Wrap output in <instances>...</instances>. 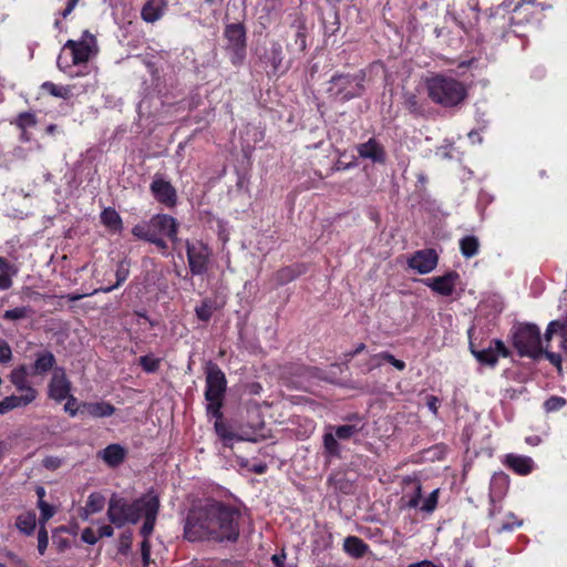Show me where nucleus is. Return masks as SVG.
Instances as JSON below:
<instances>
[{
	"mask_svg": "<svg viewBox=\"0 0 567 567\" xmlns=\"http://www.w3.org/2000/svg\"><path fill=\"white\" fill-rule=\"evenodd\" d=\"M241 522L239 507L208 498L189 508L184 524V537L189 542L236 543L240 536Z\"/></svg>",
	"mask_w": 567,
	"mask_h": 567,
	"instance_id": "1",
	"label": "nucleus"
},
{
	"mask_svg": "<svg viewBox=\"0 0 567 567\" xmlns=\"http://www.w3.org/2000/svg\"><path fill=\"white\" fill-rule=\"evenodd\" d=\"M178 228L179 224L173 216L155 214L148 220L134 225L131 233L135 238L155 245L162 255H166L168 245L164 237L177 244Z\"/></svg>",
	"mask_w": 567,
	"mask_h": 567,
	"instance_id": "2",
	"label": "nucleus"
},
{
	"mask_svg": "<svg viewBox=\"0 0 567 567\" xmlns=\"http://www.w3.org/2000/svg\"><path fill=\"white\" fill-rule=\"evenodd\" d=\"M429 99L442 107H455L467 97V89L460 80L442 73H435L425 80Z\"/></svg>",
	"mask_w": 567,
	"mask_h": 567,
	"instance_id": "3",
	"label": "nucleus"
},
{
	"mask_svg": "<svg viewBox=\"0 0 567 567\" xmlns=\"http://www.w3.org/2000/svg\"><path fill=\"white\" fill-rule=\"evenodd\" d=\"M157 494L151 489L141 497L128 502L124 497L113 494L109 502L107 518L117 528L126 524H136L145 511V504Z\"/></svg>",
	"mask_w": 567,
	"mask_h": 567,
	"instance_id": "4",
	"label": "nucleus"
},
{
	"mask_svg": "<svg viewBox=\"0 0 567 567\" xmlns=\"http://www.w3.org/2000/svg\"><path fill=\"white\" fill-rule=\"evenodd\" d=\"M367 72L359 70L357 73H336L331 76L327 92L330 97L339 102H347L363 95Z\"/></svg>",
	"mask_w": 567,
	"mask_h": 567,
	"instance_id": "5",
	"label": "nucleus"
},
{
	"mask_svg": "<svg viewBox=\"0 0 567 567\" xmlns=\"http://www.w3.org/2000/svg\"><path fill=\"white\" fill-rule=\"evenodd\" d=\"M511 340L519 357L538 360L543 357L544 348L539 328L534 323H517L511 329Z\"/></svg>",
	"mask_w": 567,
	"mask_h": 567,
	"instance_id": "6",
	"label": "nucleus"
},
{
	"mask_svg": "<svg viewBox=\"0 0 567 567\" xmlns=\"http://www.w3.org/2000/svg\"><path fill=\"white\" fill-rule=\"evenodd\" d=\"M205 374V400L207 401V414L210 416H219L227 390L226 375L223 370L212 361L207 363Z\"/></svg>",
	"mask_w": 567,
	"mask_h": 567,
	"instance_id": "7",
	"label": "nucleus"
},
{
	"mask_svg": "<svg viewBox=\"0 0 567 567\" xmlns=\"http://www.w3.org/2000/svg\"><path fill=\"white\" fill-rule=\"evenodd\" d=\"M185 249L190 274L193 276L205 275L212 261L213 251L210 247L202 240L187 239Z\"/></svg>",
	"mask_w": 567,
	"mask_h": 567,
	"instance_id": "8",
	"label": "nucleus"
},
{
	"mask_svg": "<svg viewBox=\"0 0 567 567\" xmlns=\"http://www.w3.org/2000/svg\"><path fill=\"white\" fill-rule=\"evenodd\" d=\"M224 35L227 40V50L231 52L233 64H240L246 56L247 37L243 23H229L225 27Z\"/></svg>",
	"mask_w": 567,
	"mask_h": 567,
	"instance_id": "9",
	"label": "nucleus"
},
{
	"mask_svg": "<svg viewBox=\"0 0 567 567\" xmlns=\"http://www.w3.org/2000/svg\"><path fill=\"white\" fill-rule=\"evenodd\" d=\"M470 351L472 355L482 365L495 368L499 358H508L511 355L509 349L501 339H492L485 349H477L475 344L470 341Z\"/></svg>",
	"mask_w": 567,
	"mask_h": 567,
	"instance_id": "10",
	"label": "nucleus"
},
{
	"mask_svg": "<svg viewBox=\"0 0 567 567\" xmlns=\"http://www.w3.org/2000/svg\"><path fill=\"white\" fill-rule=\"evenodd\" d=\"M95 44V38L89 30L83 31L81 40H68L63 50H70L72 64L79 65L86 63L92 55V48Z\"/></svg>",
	"mask_w": 567,
	"mask_h": 567,
	"instance_id": "11",
	"label": "nucleus"
},
{
	"mask_svg": "<svg viewBox=\"0 0 567 567\" xmlns=\"http://www.w3.org/2000/svg\"><path fill=\"white\" fill-rule=\"evenodd\" d=\"M150 190L158 204L167 208H174L177 205L178 196L176 188L163 177L155 176L150 185Z\"/></svg>",
	"mask_w": 567,
	"mask_h": 567,
	"instance_id": "12",
	"label": "nucleus"
},
{
	"mask_svg": "<svg viewBox=\"0 0 567 567\" xmlns=\"http://www.w3.org/2000/svg\"><path fill=\"white\" fill-rule=\"evenodd\" d=\"M439 262V255L432 248L416 250L409 259L408 266L420 275L434 270Z\"/></svg>",
	"mask_w": 567,
	"mask_h": 567,
	"instance_id": "13",
	"label": "nucleus"
},
{
	"mask_svg": "<svg viewBox=\"0 0 567 567\" xmlns=\"http://www.w3.org/2000/svg\"><path fill=\"white\" fill-rule=\"evenodd\" d=\"M259 59L266 68H269L267 71L268 76H279L287 71V68L281 69L284 53L281 44L277 41H274L270 49L260 55Z\"/></svg>",
	"mask_w": 567,
	"mask_h": 567,
	"instance_id": "14",
	"label": "nucleus"
},
{
	"mask_svg": "<svg viewBox=\"0 0 567 567\" xmlns=\"http://www.w3.org/2000/svg\"><path fill=\"white\" fill-rule=\"evenodd\" d=\"M460 275L455 270L447 271L443 276L429 278L425 280V285L430 287L434 292L450 297L453 295Z\"/></svg>",
	"mask_w": 567,
	"mask_h": 567,
	"instance_id": "15",
	"label": "nucleus"
},
{
	"mask_svg": "<svg viewBox=\"0 0 567 567\" xmlns=\"http://www.w3.org/2000/svg\"><path fill=\"white\" fill-rule=\"evenodd\" d=\"M71 392V382L62 368L55 369L49 383V396L56 402L65 400Z\"/></svg>",
	"mask_w": 567,
	"mask_h": 567,
	"instance_id": "16",
	"label": "nucleus"
},
{
	"mask_svg": "<svg viewBox=\"0 0 567 567\" xmlns=\"http://www.w3.org/2000/svg\"><path fill=\"white\" fill-rule=\"evenodd\" d=\"M29 375H31L29 368L25 364H20L10 372L9 379L18 392L37 399L38 391L30 384Z\"/></svg>",
	"mask_w": 567,
	"mask_h": 567,
	"instance_id": "17",
	"label": "nucleus"
},
{
	"mask_svg": "<svg viewBox=\"0 0 567 567\" xmlns=\"http://www.w3.org/2000/svg\"><path fill=\"white\" fill-rule=\"evenodd\" d=\"M357 152L361 158L371 159L373 163L383 164L386 159L384 147L374 137L357 145Z\"/></svg>",
	"mask_w": 567,
	"mask_h": 567,
	"instance_id": "18",
	"label": "nucleus"
},
{
	"mask_svg": "<svg viewBox=\"0 0 567 567\" xmlns=\"http://www.w3.org/2000/svg\"><path fill=\"white\" fill-rule=\"evenodd\" d=\"M159 506H161V503H159L158 495H156L155 497H152L145 504L146 508L142 514V517H144V523L140 529V534L144 537V539H147L154 532Z\"/></svg>",
	"mask_w": 567,
	"mask_h": 567,
	"instance_id": "19",
	"label": "nucleus"
},
{
	"mask_svg": "<svg viewBox=\"0 0 567 567\" xmlns=\"http://www.w3.org/2000/svg\"><path fill=\"white\" fill-rule=\"evenodd\" d=\"M127 450L118 443L109 444L105 449L97 452V457L109 467H118L126 458Z\"/></svg>",
	"mask_w": 567,
	"mask_h": 567,
	"instance_id": "20",
	"label": "nucleus"
},
{
	"mask_svg": "<svg viewBox=\"0 0 567 567\" xmlns=\"http://www.w3.org/2000/svg\"><path fill=\"white\" fill-rule=\"evenodd\" d=\"M503 463L507 468L520 476L530 474L535 467L532 457L513 453L506 454Z\"/></svg>",
	"mask_w": 567,
	"mask_h": 567,
	"instance_id": "21",
	"label": "nucleus"
},
{
	"mask_svg": "<svg viewBox=\"0 0 567 567\" xmlns=\"http://www.w3.org/2000/svg\"><path fill=\"white\" fill-rule=\"evenodd\" d=\"M34 355L35 360L30 368L31 375H45L56 364L54 354L49 350L38 351Z\"/></svg>",
	"mask_w": 567,
	"mask_h": 567,
	"instance_id": "22",
	"label": "nucleus"
},
{
	"mask_svg": "<svg viewBox=\"0 0 567 567\" xmlns=\"http://www.w3.org/2000/svg\"><path fill=\"white\" fill-rule=\"evenodd\" d=\"M166 9L165 0H147L141 10V17L145 22L154 23L164 16Z\"/></svg>",
	"mask_w": 567,
	"mask_h": 567,
	"instance_id": "23",
	"label": "nucleus"
},
{
	"mask_svg": "<svg viewBox=\"0 0 567 567\" xmlns=\"http://www.w3.org/2000/svg\"><path fill=\"white\" fill-rule=\"evenodd\" d=\"M509 476L504 472H496L489 483V499L492 503L503 498L509 487Z\"/></svg>",
	"mask_w": 567,
	"mask_h": 567,
	"instance_id": "24",
	"label": "nucleus"
},
{
	"mask_svg": "<svg viewBox=\"0 0 567 567\" xmlns=\"http://www.w3.org/2000/svg\"><path fill=\"white\" fill-rule=\"evenodd\" d=\"M81 413H87L92 417H109L115 413V406L109 402H83Z\"/></svg>",
	"mask_w": 567,
	"mask_h": 567,
	"instance_id": "25",
	"label": "nucleus"
},
{
	"mask_svg": "<svg viewBox=\"0 0 567 567\" xmlns=\"http://www.w3.org/2000/svg\"><path fill=\"white\" fill-rule=\"evenodd\" d=\"M369 548V545L358 536H348L343 540L344 553L354 559L363 558Z\"/></svg>",
	"mask_w": 567,
	"mask_h": 567,
	"instance_id": "26",
	"label": "nucleus"
},
{
	"mask_svg": "<svg viewBox=\"0 0 567 567\" xmlns=\"http://www.w3.org/2000/svg\"><path fill=\"white\" fill-rule=\"evenodd\" d=\"M213 417L215 419V424H214L215 432L218 435V437L223 441L224 446L231 447L233 440H237V441L245 440L243 436L235 434L230 430V426L224 421V415H223L221 411H220L219 416H213Z\"/></svg>",
	"mask_w": 567,
	"mask_h": 567,
	"instance_id": "27",
	"label": "nucleus"
},
{
	"mask_svg": "<svg viewBox=\"0 0 567 567\" xmlns=\"http://www.w3.org/2000/svg\"><path fill=\"white\" fill-rule=\"evenodd\" d=\"M35 399L27 394L9 395L0 401V414H6L14 409L24 408L31 404Z\"/></svg>",
	"mask_w": 567,
	"mask_h": 567,
	"instance_id": "28",
	"label": "nucleus"
},
{
	"mask_svg": "<svg viewBox=\"0 0 567 567\" xmlns=\"http://www.w3.org/2000/svg\"><path fill=\"white\" fill-rule=\"evenodd\" d=\"M301 266L299 265H292V266H286L280 269H278L275 272V280L277 286H285L295 279H297L302 274Z\"/></svg>",
	"mask_w": 567,
	"mask_h": 567,
	"instance_id": "29",
	"label": "nucleus"
},
{
	"mask_svg": "<svg viewBox=\"0 0 567 567\" xmlns=\"http://www.w3.org/2000/svg\"><path fill=\"white\" fill-rule=\"evenodd\" d=\"M101 223L114 233L123 229V221L120 214L112 207H107L101 213Z\"/></svg>",
	"mask_w": 567,
	"mask_h": 567,
	"instance_id": "30",
	"label": "nucleus"
},
{
	"mask_svg": "<svg viewBox=\"0 0 567 567\" xmlns=\"http://www.w3.org/2000/svg\"><path fill=\"white\" fill-rule=\"evenodd\" d=\"M16 527L24 535H32L37 527L35 513L30 511L20 514L16 519Z\"/></svg>",
	"mask_w": 567,
	"mask_h": 567,
	"instance_id": "31",
	"label": "nucleus"
},
{
	"mask_svg": "<svg viewBox=\"0 0 567 567\" xmlns=\"http://www.w3.org/2000/svg\"><path fill=\"white\" fill-rule=\"evenodd\" d=\"M323 443V453L327 458H340L341 457V446L338 442V437L331 433L326 432L322 436Z\"/></svg>",
	"mask_w": 567,
	"mask_h": 567,
	"instance_id": "32",
	"label": "nucleus"
},
{
	"mask_svg": "<svg viewBox=\"0 0 567 567\" xmlns=\"http://www.w3.org/2000/svg\"><path fill=\"white\" fill-rule=\"evenodd\" d=\"M460 250L465 258H472L478 254L480 241L473 235L464 236L460 239Z\"/></svg>",
	"mask_w": 567,
	"mask_h": 567,
	"instance_id": "33",
	"label": "nucleus"
},
{
	"mask_svg": "<svg viewBox=\"0 0 567 567\" xmlns=\"http://www.w3.org/2000/svg\"><path fill=\"white\" fill-rule=\"evenodd\" d=\"M34 313L35 311L31 306H22L6 310L2 313L1 318L6 321H16L31 318Z\"/></svg>",
	"mask_w": 567,
	"mask_h": 567,
	"instance_id": "34",
	"label": "nucleus"
},
{
	"mask_svg": "<svg viewBox=\"0 0 567 567\" xmlns=\"http://www.w3.org/2000/svg\"><path fill=\"white\" fill-rule=\"evenodd\" d=\"M104 505L105 497L101 493H91L87 497L85 507L83 508L85 517L101 512L104 508Z\"/></svg>",
	"mask_w": 567,
	"mask_h": 567,
	"instance_id": "35",
	"label": "nucleus"
},
{
	"mask_svg": "<svg viewBox=\"0 0 567 567\" xmlns=\"http://www.w3.org/2000/svg\"><path fill=\"white\" fill-rule=\"evenodd\" d=\"M362 425L359 426L357 424H343L338 426H330V429L334 430V435L338 440L347 441L358 435L362 431Z\"/></svg>",
	"mask_w": 567,
	"mask_h": 567,
	"instance_id": "36",
	"label": "nucleus"
},
{
	"mask_svg": "<svg viewBox=\"0 0 567 567\" xmlns=\"http://www.w3.org/2000/svg\"><path fill=\"white\" fill-rule=\"evenodd\" d=\"M161 358H155L152 354L142 355L138 358V365L146 373H155L161 368Z\"/></svg>",
	"mask_w": 567,
	"mask_h": 567,
	"instance_id": "37",
	"label": "nucleus"
},
{
	"mask_svg": "<svg viewBox=\"0 0 567 567\" xmlns=\"http://www.w3.org/2000/svg\"><path fill=\"white\" fill-rule=\"evenodd\" d=\"M41 87L52 96L61 97L64 100L69 99L72 94L69 86H60L50 81L44 82Z\"/></svg>",
	"mask_w": 567,
	"mask_h": 567,
	"instance_id": "38",
	"label": "nucleus"
},
{
	"mask_svg": "<svg viewBox=\"0 0 567 567\" xmlns=\"http://www.w3.org/2000/svg\"><path fill=\"white\" fill-rule=\"evenodd\" d=\"M128 274H130L128 269L125 268L122 264H120L116 269V272H115L116 282L112 286L101 288V289H99V291H102L105 293L113 291L114 289H116L118 286H121L127 279ZM95 292H97V290H95Z\"/></svg>",
	"mask_w": 567,
	"mask_h": 567,
	"instance_id": "39",
	"label": "nucleus"
},
{
	"mask_svg": "<svg viewBox=\"0 0 567 567\" xmlns=\"http://www.w3.org/2000/svg\"><path fill=\"white\" fill-rule=\"evenodd\" d=\"M14 123L20 130L25 131L28 127L37 125V117L31 112H22L18 115Z\"/></svg>",
	"mask_w": 567,
	"mask_h": 567,
	"instance_id": "40",
	"label": "nucleus"
},
{
	"mask_svg": "<svg viewBox=\"0 0 567 567\" xmlns=\"http://www.w3.org/2000/svg\"><path fill=\"white\" fill-rule=\"evenodd\" d=\"M197 318L200 321L208 322L213 316V303L210 300H204L195 308Z\"/></svg>",
	"mask_w": 567,
	"mask_h": 567,
	"instance_id": "41",
	"label": "nucleus"
},
{
	"mask_svg": "<svg viewBox=\"0 0 567 567\" xmlns=\"http://www.w3.org/2000/svg\"><path fill=\"white\" fill-rule=\"evenodd\" d=\"M440 488L434 489L423 502L420 507L421 512L431 514L433 513L439 504Z\"/></svg>",
	"mask_w": 567,
	"mask_h": 567,
	"instance_id": "42",
	"label": "nucleus"
},
{
	"mask_svg": "<svg viewBox=\"0 0 567 567\" xmlns=\"http://www.w3.org/2000/svg\"><path fill=\"white\" fill-rule=\"evenodd\" d=\"M567 401L563 396L551 395L544 402V409L546 412H556L566 405Z\"/></svg>",
	"mask_w": 567,
	"mask_h": 567,
	"instance_id": "43",
	"label": "nucleus"
},
{
	"mask_svg": "<svg viewBox=\"0 0 567 567\" xmlns=\"http://www.w3.org/2000/svg\"><path fill=\"white\" fill-rule=\"evenodd\" d=\"M38 507L40 509V526H45V523L53 517L55 511L53 506L43 499H39Z\"/></svg>",
	"mask_w": 567,
	"mask_h": 567,
	"instance_id": "44",
	"label": "nucleus"
},
{
	"mask_svg": "<svg viewBox=\"0 0 567 567\" xmlns=\"http://www.w3.org/2000/svg\"><path fill=\"white\" fill-rule=\"evenodd\" d=\"M405 109L413 115L422 114V106L419 103V99L415 94H409L404 101Z\"/></svg>",
	"mask_w": 567,
	"mask_h": 567,
	"instance_id": "45",
	"label": "nucleus"
},
{
	"mask_svg": "<svg viewBox=\"0 0 567 567\" xmlns=\"http://www.w3.org/2000/svg\"><path fill=\"white\" fill-rule=\"evenodd\" d=\"M383 361V351L377 354H373L369 358V360L363 365V372L369 373L382 365Z\"/></svg>",
	"mask_w": 567,
	"mask_h": 567,
	"instance_id": "46",
	"label": "nucleus"
},
{
	"mask_svg": "<svg viewBox=\"0 0 567 567\" xmlns=\"http://www.w3.org/2000/svg\"><path fill=\"white\" fill-rule=\"evenodd\" d=\"M405 497H409V499L406 502V507H409V508H416V507H419L420 501L422 498V485H421V483L417 482L416 485H415V489H414L413 494L404 496L403 499Z\"/></svg>",
	"mask_w": 567,
	"mask_h": 567,
	"instance_id": "47",
	"label": "nucleus"
},
{
	"mask_svg": "<svg viewBox=\"0 0 567 567\" xmlns=\"http://www.w3.org/2000/svg\"><path fill=\"white\" fill-rule=\"evenodd\" d=\"M49 535L45 526H40L38 532V550L40 555H43L48 548Z\"/></svg>",
	"mask_w": 567,
	"mask_h": 567,
	"instance_id": "48",
	"label": "nucleus"
},
{
	"mask_svg": "<svg viewBox=\"0 0 567 567\" xmlns=\"http://www.w3.org/2000/svg\"><path fill=\"white\" fill-rule=\"evenodd\" d=\"M12 359V350L6 340L0 339V363H8Z\"/></svg>",
	"mask_w": 567,
	"mask_h": 567,
	"instance_id": "49",
	"label": "nucleus"
},
{
	"mask_svg": "<svg viewBox=\"0 0 567 567\" xmlns=\"http://www.w3.org/2000/svg\"><path fill=\"white\" fill-rule=\"evenodd\" d=\"M76 403H78V400L74 395L70 394L66 398V403L64 404V411L72 417H74L81 409V405L78 408Z\"/></svg>",
	"mask_w": 567,
	"mask_h": 567,
	"instance_id": "50",
	"label": "nucleus"
},
{
	"mask_svg": "<svg viewBox=\"0 0 567 567\" xmlns=\"http://www.w3.org/2000/svg\"><path fill=\"white\" fill-rule=\"evenodd\" d=\"M62 465V460L58 456L49 455L42 460V466L49 471H55Z\"/></svg>",
	"mask_w": 567,
	"mask_h": 567,
	"instance_id": "51",
	"label": "nucleus"
},
{
	"mask_svg": "<svg viewBox=\"0 0 567 567\" xmlns=\"http://www.w3.org/2000/svg\"><path fill=\"white\" fill-rule=\"evenodd\" d=\"M383 361L390 363L399 371H403L406 367L404 361L396 359L392 353L388 351H383Z\"/></svg>",
	"mask_w": 567,
	"mask_h": 567,
	"instance_id": "52",
	"label": "nucleus"
},
{
	"mask_svg": "<svg viewBox=\"0 0 567 567\" xmlns=\"http://www.w3.org/2000/svg\"><path fill=\"white\" fill-rule=\"evenodd\" d=\"M81 539L89 545H94L100 538L91 527H86L82 530Z\"/></svg>",
	"mask_w": 567,
	"mask_h": 567,
	"instance_id": "53",
	"label": "nucleus"
},
{
	"mask_svg": "<svg viewBox=\"0 0 567 567\" xmlns=\"http://www.w3.org/2000/svg\"><path fill=\"white\" fill-rule=\"evenodd\" d=\"M296 43L298 44L300 51H305L307 49L306 27L303 24L298 28L296 34Z\"/></svg>",
	"mask_w": 567,
	"mask_h": 567,
	"instance_id": "54",
	"label": "nucleus"
},
{
	"mask_svg": "<svg viewBox=\"0 0 567 567\" xmlns=\"http://www.w3.org/2000/svg\"><path fill=\"white\" fill-rule=\"evenodd\" d=\"M18 269L6 257H0V274L17 275Z\"/></svg>",
	"mask_w": 567,
	"mask_h": 567,
	"instance_id": "55",
	"label": "nucleus"
},
{
	"mask_svg": "<svg viewBox=\"0 0 567 567\" xmlns=\"http://www.w3.org/2000/svg\"><path fill=\"white\" fill-rule=\"evenodd\" d=\"M543 357H545L558 370H561V355L559 353L550 352L544 349Z\"/></svg>",
	"mask_w": 567,
	"mask_h": 567,
	"instance_id": "56",
	"label": "nucleus"
},
{
	"mask_svg": "<svg viewBox=\"0 0 567 567\" xmlns=\"http://www.w3.org/2000/svg\"><path fill=\"white\" fill-rule=\"evenodd\" d=\"M141 554L144 566H147L151 557V544L148 539H143L141 543Z\"/></svg>",
	"mask_w": 567,
	"mask_h": 567,
	"instance_id": "57",
	"label": "nucleus"
},
{
	"mask_svg": "<svg viewBox=\"0 0 567 567\" xmlns=\"http://www.w3.org/2000/svg\"><path fill=\"white\" fill-rule=\"evenodd\" d=\"M439 405H440V399L437 396H435V395L426 396V406L435 415L437 414Z\"/></svg>",
	"mask_w": 567,
	"mask_h": 567,
	"instance_id": "58",
	"label": "nucleus"
},
{
	"mask_svg": "<svg viewBox=\"0 0 567 567\" xmlns=\"http://www.w3.org/2000/svg\"><path fill=\"white\" fill-rule=\"evenodd\" d=\"M11 274H0V290H7L12 286Z\"/></svg>",
	"mask_w": 567,
	"mask_h": 567,
	"instance_id": "59",
	"label": "nucleus"
},
{
	"mask_svg": "<svg viewBox=\"0 0 567 567\" xmlns=\"http://www.w3.org/2000/svg\"><path fill=\"white\" fill-rule=\"evenodd\" d=\"M364 350H365V344L363 342L359 343L353 350L344 353L346 360L347 361L352 360L355 355H358L359 353H361Z\"/></svg>",
	"mask_w": 567,
	"mask_h": 567,
	"instance_id": "60",
	"label": "nucleus"
},
{
	"mask_svg": "<svg viewBox=\"0 0 567 567\" xmlns=\"http://www.w3.org/2000/svg\"><path fill=\"white\" fill-rule=\"evenodd\" d=\"M22 293H23L25 297H28V298H30V299H33V300H39V299H41V298H44V295H42V293H40V292H38V291L33 290V289H32V288H30V287H25V288H23Z\"/></svg>",
	"mask_w": 567,
	"mask_h": 567,
	"instance_id": "61",
	"label": "nucleus"
},
{
	"mask_svg": "<svg viewBox=\"0 0 567 567\" xmlns=\"http://www.w3.org/2000/svg\"><path fill=\"white\" fill-rule=\"evenodd\" d=\"M286 553L275 554L271 556L274 567H285Z\"/></svg>",
	"mask_w": 567,
	"mask_h": 567,
	"instance_id": "62",
	"label": "nucleus"
},
{
	"mask_svg": "<svg viewBox=\"0 0 567 567\" xmlns=\"http://www.w3.org/2000/svg\"><path fill=\"white\" fill-rule=\"evenodd\" d=\"M113 534L114 529L111 525H103L97 530L99 538L111 537Z\"/></svg>",
	"mask_w": 567,
	"mask_h": 567,
	"instance_id": "63",
	"label": "nucleus"
},
{
	"mask_svg": "<svg viewBox=\"0 0 567 567\" xmlns=\"http://www.w3.org/2000/svg\"><path fill=\"white\" fill-rule=\"evenodd\" d=\"M408 567H442V565H436L432 560L424 559L417 563L410 564Z\"/></svg>",
	"mask_w": 567,
	"mask_h": 567,
	"instance_id": "64",
	"label": "nucleus"
}]
</instances>
